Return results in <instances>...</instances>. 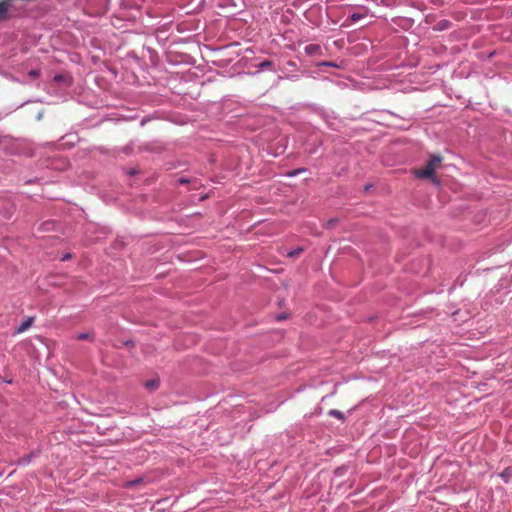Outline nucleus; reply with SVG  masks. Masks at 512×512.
<instances>
[{
  "instance_id": "f257e3e1",
  "label": "nucleus",
  "mask_w": 512,
  "mask_h": 512,
  "mask_svg": "<svg viewBox=\"0 0 512 512\" xmlns=\"http://www.w3.org/2000/svg\"><path fill=\"white\" fill-rule=\"evenodd\" d=\"M442 161L440 155L430 156L426 167L415 171V176L420 179H431L435 183H439L437 178L434 176L436 165Z\"/></svg>"
},
{
  "instance_id": "f03ea898",
  "label": "nucleus",
  "mask_w": 512,
  "mask_h": 512,
  "mask_svg": "<svg viewBox=\"0 0 512 512\" xmlns=\"http://www.w3.org/2000/svg\"><path fill=\"white\" fill-rule=\"evenodd\" d=\"M311 109L315 114H317L320 118H322L325 121L328 127H330L332 130H336L335 120L337 119V117L335 112L329 111L324 107H320L317 105H312Z\"/></svg>"
},
{
  "instance_id": "7ed1b4c3",
  "label": "nucleus",
  "mask_w": 512,
  "mask_h": 512,
  "mask_svg": "<svg viewBox=\"0 0 512 512\" xmlns=\"http://www.w3.org/2000/svg\"><path fill=\"white\" fill-rule=\"evenodd\" d=\"M39 456V451H32L29 454L24 455L16 461L18 466H27L29 465L33 459Z\"/></svg>"
},
{
  "instance_id": "20e7f679",
  "label": "nucleus",
  "mask_w": 512,
  "mask_h": 512,
  "mask_svg": "<svg viewBox=\"0 0 512 512\" xmlns=\"http://www.w3.org/2000/svg\"><path fill=\"white\" fill-rule=\"evenodd\" d=\"M34 322V317H27L25 318L18 327L15 329V334H21L25 332L28 328L32 326Z\"/></svg>"
},
{
  "instance_id": "39448f33",
  "label": "nucleus",
  "mask_w": 512,
  "mask_h": 512,
  "mask_svg": "<svg viewBox=\"0 0 512 512\" xmlns=\"http://www.w3.org/2000/svg\"><path fill=\"white\" fill-rule=\"evenodd\" d=\"M304 51L309 56L322 55V48L319 44H308L305 46Z\"/></svg>"
},
{
  "instance_id": "423d86ee",
  "label": "nucleus",
  "mask_w": 512,
  "mask_h": 512,
  "mask_svg": "<svg viewBox=\"0 0 512 512\" xmlns=\"http://www.w3.org/2000/svg\"><path fill=\"white\" fill-rule=\"evenodd\" d=\"M12 0H5L0 2V20H4L8 17V11L11 6Z\"/></svg>"
},
{
  "instance_id": "0eeeda50",
  "label": "nucleus",
  "mask_w": 512,
  "mask_h": 512,
  "mask_svg": "<svg viewBox=\"0 0 512 512\" xmlns=\"http://www.w3.org/2000/svg\"><path fill=\"white\" fill-rule=\"evenodd\" d=\"M328 416L337 418L341 422H345L346 421V417H345L344 413L342 411H340V410H337V409L329 410L328 411Z\"/></svg>"
},
{
  "instance_id": "6e6552de",
  "label": "nucleus",
  "mask_w": 512,
  "mask_h": 512,
  "mask_svg": "<svg viewBox=\"0 0 512 512\" xmlns=\"http://www.w3.org/2000/svg\"><path fill=\"white\" fill-rule=\"evenodd\" d=\"M160 386V381L158 379H150L144 383V387L150 391L156 390Z\"/></svg>"
},
{
  "instance_id": "1a4fd4ad",
  "label": "nucleus",
  "mask_w": 512,
  "mask_h": 512,
  "mask_svg": "<svg viewBox=\"0 0 512 512\" xmlns=\"http://www.w3.org/2000/svg\"><path fill=\"white\" fill-rule=\"evenodd\" d=\"M53 80L54 82L56 83H66V85H70V82L67 81V78L65 75L63 74H56L54 77H53Z\"/></svg>"
},
{
  "instance_id": "9d476101",
  "label": "nucleus",
  "mask_w": 512,
  "mask_h": 512,
  "mask_svg": "<svg viewBox=\"0 0 512 512\" xmlns=\"http://www.w3.org/2000/svg\"><path fill=\"white\" fill-rule=\"evenodd\" d=\"M362 18H363V14H361V13H352V14L349 15V20L352 23H355V22L359 21Z\"/></svg>"
},
{
  "instance_id": "9b49d317",
  "label": "nucleus",
  "mask_w": 512,
  "mask_h": 512,
  "mask_svg": "<svg viewBox=\"0 0 512 512\" xmlns=\"http://www.w3.org/2000/svg\"><path fill=\"white\" fill-rule=\"evenodd\" d=\"M318 66H326V67H333V68H339L340 65H338L335 62L332 61H323L318 64Z\"/></svg>"
},
{
  "instance_id": "f8f14e48",
  "label": "nucleus",
  "mask_w": 512,
  "mask_h": 512,
  "mask_svg": "<svg viewBox=\"0 0 512 512\" xmlns=\"http://www.w3.org/2000/svg\"><path fill=\"white\" fill-rule=\"evenodd\" d=\"M272 66H273V63L271 61L266 60V61L261 62L258 65V68L261 70H265V69L271 68Z\"/></svg>"
},
{
  "instance_id": "ddd939ff",
  "label": "nucleus",
  "mask_w": 512,
  "mask_h": 512,
  "mask_svg": "<svg viewBox=\"0 0 512 512\" xmlns=\"http://www.w3.org/2000/svg\"><path fill=\"white\" fill-rule=\"evenodd\" d=\"M499 476L507 483L509 481L510 470L508 468L503 470Z\"/></svg>"
},
{
  "instance_id": "4468645a",
  "label": "nucleus",
  "mask_w": 512,
  "mask_h": 512,
  "mask_svg": "<svg viewBox=\"0 0 512 512\" xmlns=\"http://www.w3.org/2000/svg\"><path fill=\"white\" fill-rule=\"evenodd\" d=\"M78 340H88L91 338L89 333H80L76 337Z\"/></svg>"
},
{
  "instance_id": "2eb2a0df",
  "label": "nucleus",
  "mask_w": 512,
  "mask_h": 512,
  "mask_svg": "<svg viewBox=\"0 0 512 512\" xmlns=\"http://www.w3.org/2000/svg\"><path fill=\"white\" fill-rule=\"evenodd\" d=\"M28 75H29L31 78H37V77H39L40 72H39V70H37V69H32V70H30V71L28 72Z\"/></svg>"
},
{
  "instance_id": "dca6fc26",
  "label": "nucleus",
  "mask_w": 512,
  "mask_h": 512,
  "mask_svg": "<svg viewBox=\"0 0 512 512\" xmlns=\"http://www.w3.org/2000/svg\"><path fill=\"white\" fill-rule=\"evenodd\" d=\"M302 251H303V249H302V248H297V249H294V250L289 251L287 255H288L289 257H293V256H295V255H298V254H299V253H301Z\"/></svg>"
},
{
  "instance_id": "f3484780",
  "label": "nucleus",
  "mask_w": 512,
  "mask_h": 512,
  "mask_svg": "<svg viewBox=\"0 0 512 512\" xmlns=\"http://www.w3.org/2000/svg\"><path fill=\"white\" fill-rule=\"evenodd\" d=\"M285 175H286L287 177H289V178H293V177L297 176L298 174H297L296 169H294V170H291V171L286 172V173H285Z\"/></svg>"
},
{
  "instance_id": "a211bd4d",
  "label": "nucleus",
  "mask_w": 512,
  "mask_h": 512,
  "mask_svg": "<svg viewBox=\"0 0 512 512\" xmlns=\"http://www.w3.org/2000/svg\"><path fill=\"white\" fill-rule=\"evenodd\" d=\"M286 318H287L286 314H278V315L276 316V320H278V321H283V320H285Z\"/></svg>"
},
{
  "instance_id": "6ab92c4d",
  "label": "nucleus",
  "mask_w": 512,
  "mask_h": 512,
  "mask_svg": "<svg viewBox=\"0 0 512 512\" xmlns=\"http://www.w3.org/2000/svg\"><path fill=\"white\" fill-rule=\"evenodd\" d=\"M448 23H449V22H448V21H446V20H445V21H441V22L439 23L440 28H441V29L446 28V27H447V25H448Z\"/></svg>"
},
{
  "instance_id": "aec40b11",
  "label": "nucleus",
  "mask_w": 512,
  "mask_h": 512,
  "mask_svg": "<svg viewBox=\"0 0 512 512\" xmlns=\"http://www.w3.org/2000/svg\"><path fill=\"white\" fill-rule=\"evenodd\" d=\"M178 183H179V184H186V183H189V179H187V178H180V179L178 180Z\"/></svg>"
},
{
  "instance_id": "412c9836",
  "label": "nucleus",
  "mask_w": 512,
  "mask_h": 512,
  "mask_svg": "<svg viewBox=\"0 0 512 512\" xmlns=\"http://www.w3.org/2000/svg\"><path fill=\"white\" fill-rule=\"evenodd\" d=\"M140 482H141V479H137V480H134V481H130V482H128V485H129V486H134V485H136V484H138V483H140Z\"/></svg>"
},
{
  "instance_id": "4be33fe9",
  "label": "nucleus",
  "mask_w": 512,
  "mask_h": 512,
  "mask_svg": "<svg viewBox=\"0 0 512 512\" xmlns=\"http://www.w3.org/2000/svg\"><path fill=\"white\" fill-rule=\"evenodd\" d=\"M296 171H297V174L299 175L301 173L307 172V169L306 168H298V169H296Z\"/></svg>"
},
{
  "instance_id": "5701e85b",
  "label": "nucleus",
  "mask_w": 512,
  "mask_h": 512,
  "mask_svg": "<svg viewBox=\"0 0 512 512\" xmlns=\"http://www.w3.org/2000/svg\"><path fill=\"white\" fill-rule=\"evenodd\" d=\"M6 139H7V137H6V136H3V137H2V136L0 135V145H1V144H2V142H3V141H5Z\"/></svg>"
},
{
  "instance_id": "b1692460",
  "label": "nucleus",
  "mask_w": 512,
  "mask_h": 512,
  "mask_svg": "<svg viewBox=\"0 0 512 512\" xmlns=\"http://www.w3.org/2000/svg\"><path fill=\"white\" fill-rule=\"evenodd\" d=\"M70 257H71V255H70V254H66V255H64V256L62 257V260H67V259H69Z\"/></svg>"
},
{
  "instance_id": "393cba45",
  "label": "nucleus",
  "mask_w": 512,
  "mask_h": 512,
  "mask_svg": "<svg viewBox=\"0 0 512 512\" xmlns=\"http://www.w3.org/2000/svg\"><path fill=\"white\" fill-rule=\"evenodd\" d=\"M45 227V229H49L48 225H52V223H49V222H46L45 224H43Z\"/></svg>"
},
{
  "instance_id": "a878e982",
  "label": "nucleus",
  "mask_w": 512,
  "mask_h": 512,
  "mask_svg": "<svg viewBox=\"0 0 512 512\" xmlns=\"http://www.w3.org/2000/svg\"><path fill=\"white\" fill-rule=\"evenodd\" d=\"M511 16H512V8H511V12H510Z\"/></svg>"
}]
</instances>
